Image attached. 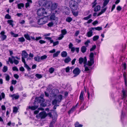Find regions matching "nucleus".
Returning a JSON list of instances; mask_svg holds the SVG:
<instances>
[{"mask_svg":"<svg viewBox=\"0 0 127 127\" xmlns=\"http://www.w3.org/2000/svg\"><path fill=\"white\" fill-rule=\"evenodd\" d=\"M18 109L16 106L14 107L13 108V112L15 114L18 111Z\"/></svg>","mask_w":127,"mask_h":127,"instance_id":"obj_33","label":"nucleus"},{"mask_svg":"<svg viewBox=\"0 0 127 127\" xmlns=\"http://www.w3.org/2000/svg\"><path fill=\"white\" fill-rule=\"evenodd\" d=\"M17 82V81L16 80H13L11 81V83L15 85L16 84Z\"/></svg>","mask_w":127,"mask_h":127,"instance_id":"obj_63","label":"nucleus"},{"mask_svg":"<svg viewBox=\"0 0 127 127\" xmlns=\"http://www.w3.org/2000/svg\"><path fill=\"white\" fill-rule=\"evenodd\" d=\"M97 0H94V2L92 3V7H94L97 4V3L96 2Z\"/></svg>","mask_w":127,"mask_h":127,"instance_id":"obj_49","label":"nucleus"},{"mask_svg":"<svg viewBox=\"0 0 127 127\" xmlns=\"http://www.w3.org/2000/svg\"><path fill=\"white\" fill-rule=\"evenodd\" d=\"M5 32L4 31H2L0 33V34L1 35V39L2 40H4L6 39L7 38V36L5 35Z\"/></svg>","mask_w":127,"mask_h":127,"instance_id":"obj_11","label":"nucleus"},{"mask_svg":"<svg viewBox=\"0 0 127 127\" xmlns=\"http://www.w3.org/2000/svg\"><path fill=\"white\" fill-rule=\"evenodd\" d=\"M87 93L88 99L89 100L91 98H92L93 97V94L92 93L90 94L89 89L87 90Z\"/></svg>","mask_w":127,"mask_h":127,"instance_id":"obj_15","label":"nucleus"},{"mask_svg":"<svg viewBox=\"0 0 127 127\" xmlns=\"http://www.w3.org/2000/svg\"><path fill=\"white\" fill-rule=\"evenodd\" d=\"M61 55L63 57H66L67 55V53L66 51H63L61 53Z\"/></svg>","mask_w":127,"mask_h":127,"instance_id":"obj_17","label":"nucleus"},{"mask_svg":"<svg viewBox=\"0 0 127 127\" xmlns=\"http://www.w3.org/2000/svg\"><path fill=\"white\" fill-rule=\"evenodd\" d=\"M60 53V51H57L55 53L53 54V58L57 57L59 54Z\"/></svg>","mask_w":127,"mask_h":127,"instance_id":"obj_19","label":"nucleus"},{"mask_svg":"<svg viewBox=\"0 0 127 127\" xmlns=\"http://www.w3.org/2000/svg\"><path fill=\"white\" fill-rule=\"evenodd\" d=\"M40 105L42 107H45L46 106V104L44 102H42L40 103Z\"/></svg>","mask_w":127,"mask_h":127,"instance_id":"obj_57","label":"nucleus"},{"mask_svg":"<svg viewBox=\"0 0 127 127\" xmlns=\"http://www.w3.org/2000/svg\"><path fill=\"white\" fill-rule=\"evenodd\" d=\"M109 0H105L103 2V8L104 6H105L109 2Z\"/></svg>","mask_w":127,"mask_h":127,"instance_id":"obj_36","label":"nucleus"},{"mask_svg":"<svg viewBox=\"0 0 127 127\" xmlns=\"http://www.w3.org/2000/svg\"><path fill=\"white\" fill-rule=\"evenodd\" d=\"M87 62V59L86 57H85L83 58L81 57L79 58V63L80 64H81L83 63L84 64H86Z\"/></svg>","mask_w":127,"mask_h":127,"instance_id":"obj_6","label":"nucleus"},{"mask_svg":"<svg viewBox=\"0 0 127 127\" xmlns=\"http://www.w3.org/2000/svg\"><path fill=\"white\" fill-rule=\"evenodd\" d=\"M91 16L92 15L91 14H90L88 16L84 17L83 18V19L85 20H87L88 19L91 18Z\"/></svg>","mask_w":127,"mask_h":127,"instance_id":"obj_41","label":"nucleus"},{"mask_svg":"<svg viewBox=\"0 0 127 127\" xmlns=\"http://www.w3.org/2000/svg\"><path fill=\"white\" fill-rule=\"evenodd\" d=\"M84 94V92L82 91H81L79 97V99L81 104L82 103L84 100V97H83Z\"/></svg>","mask_w":127,"mask_h":127,"instance_id":"obj_9","label":"nucleus"},{"mask_svg":"<svg viewBox=\"0 0 127 127\" xmlns=\"http://www.w3.org/2000/svg\"><path fill=\"white\" fill-rule=\"evenodd\" d=\"M90 41L89 40H88L86 42H85L84 44L86 45V47H87L88 45V43H90Z\"/></svg>","mask_w":127,"mask_h":127,"instance_id":"obj_55","label":"nucleus"},{"mask_svg":"<svg viewBox=\"0 0 127 127\" xmlns=\"http://www.w3.org/2000/svg\"><path fill=\"white\" fill-rule=\"evenodd\" d=\"M72 20V19L71 17H67L65 21L66 22L68 23H70Z\"/></svg>","mask_w":127,"mask_h":127,"instance_id":"obj_28","label":"nucleus"},{"mask_svg":"<svg viewBox=\"0 0 127 127\" xmlns=\"http://www.w3.org/2000/svg\"><path fill=\"white\" fill-rule=\"evenodd\" d=\"M34 106H29V108L32 110H34L38 108V104L37 105H36V101H34Z\"/></svg>","mask_w":127,"mask_h":127,"instance_id":"obj_10","label":"nucleus"},{"mask_svg":"<svg viewBox=\"0 0 127 127\" xmlns=\"http://www.w3.org/2000/svg\"><path fill=\"white\" fill-rule=\"evenodd\" d=\"M8 70V68L6 66H4L3 68V72H6Z\"/></svg>","mask_w":127,"mask_h":127,"instance_id":"obj_45","label":"nucleus"},{"mask_svg":"<svg viewBox=\"0 0 127 127\" xmlns=\"http://www.w3.org/2000/svg\"><path fill=\"white\" fill-rule=\"evenodd\" d=\"M122 93L123 94V99L124 98H125L127 96V95H126V91L125 90H123L122 91Z\"/></svg>","mask_w":127,"mask_h":127,"instance_id":"obj_32","label":"nucleus"},{"mask_svg":"<svg viewBox=\"0 0 127 127\" xmlns=\"http://www.w3.org/2000/svg\"><path fill=\"white\" fill-rule=\"evenodd\" d=\"M122 8L119 5L116 8L117 10L119 11H121L122 10Z\"/></svg>","mask_w":127,"mask_h":127,"instance_id":"obj_56","label":"nucleus"},{"mask_svg":"<svg viewBox=\"0 0 127 127\" xmlns=\"http://www.w3.org/2000/svg\"><path fill=\"white\" fill-rule=\"evenodd\" d=\"M61 33L62 35H65L67 33V31L65 29L62 30H61Z\"/></svg>","mask_w":127,"mask_h":127,"instance_id":"obj_38","label":"nucleus"},{"mask_svg":"<svg viewBox=\"0 0 127 127\" xmlns=\"http://www.w3.org/2000/svg\"><path fill=\"white\" fill-rule=\"evenodd\" d=\"M75 109H76L75 108V107L73 106L68 111V114L69 115L71 113H72L75 110Z\"/></svg>","mask_w":127,"mask_h":127,"instance_id":"obj_24","label":"nucleus"},{"mask_svg":"<svg viewBox=\"0 0 127 127\" xmlns=\"http://www.w3.org/2000/svg\"><path fill=\"white\" fill-rule=\"evenodd\" d=\"M59 42L58 41H56L54 42H53V46H54L56 45H58L59 44Z\"/></svg>","mask_w":127,"mask_h":127,"instance_id":"obj_53","label":"nucleus"},{"mask_svg":"<svg viewBox=\"0 0 127 127\" xmlns=\"http://www.w3.org/2000/svg\"><path fill=\"white\" fill-rule=\"evenodd\" d=\"M45 101L44 99H42L40 97H36L35 100V101L36 102V104L37 105L38 103H41L42 102H44Z\"/></svg>","mask_w":127,"mask_h":127,"instance_id":"obj_7","label":"nucleus"},{"mask_svg":"<svg viewBox=\"0 0 127 127\" xmlns=\"http://www.w3.org/2000/svg\"><path fill=\"white\" fill-rule=\"evenodd\" d=\"M55 16L54 15H51L50 17V19L51 20H55Z\"/></svg>","mask_w":127,"mask_h":127,"instance_id":"obj_42","label":"nucleus"},{"mask_svg":"<svg viewBox=\"0 0 127 127\" xmlns=\"http://www.w3.org/2000/svg\"><path fill=\"white\" fill-rule=\"evenodd\" d=\"M10 97L12 98L13 100L14 99L17 100L18 99L19 97V95H16L15 94H13L10 96Z\"/></svg>","mask_w":127,"mask_h":127,"instance_id":"obj_12","label":"nucleus"},{"mask_svg":"<svg viewBox=\"0 0 127 127\" xmlns=\"http://www.w3.org/2000/svg\"><path fill=\"white\" fill-rule=\"evenodd\" d=\"M38 3L39 5L41 6H44L48 8H49L51 5V9L52 10H53L56 9L57 6V3H53L50 1H49L47 0H39Z\"/></svg>","mask_w":127,"mask_h":127,"instance_id":"obj_1","label":"nucleus"},{"mask_svg":"<svg viewBox=\"0 0 127 127\" xmlns=\"http://www.w3.org/2000/svg\"><path fill=\"white\" fill-rule=\"evenodd\" d=\"M90 61H88L87 65L89 66H91L94 64V60H91V59H90Z\"/></svg>","mask_w":127,"mask_h":127,"instance_id":"obj_16","label":"nucleus"},{"mask_svg":"<svg viewBox=\"0 0 127 127\" xmlns=\"http://www.w3.org/2000/svg\"><path fill=\"white\" fill-rule=\"evenodd\" d=\"M24 67L26 68L28 71H30L31 70V68L30 67L26 64L24 65Z\"/></svg>","mask_w":127,"mask_h":127,"instance_id":"obj_46","label":"nucleus"},{"mask_svg":"<svg viewBox=\"0 0 127 127\" xmlns=\"http://www.w3.org/2000/svg\"><path fill=\"white\" fill-rule=\"evenodd\" d=\"M47 116L48 115L51 118H52L53 117L52 115L51 112L47 113Z\"/></svg>","mask_w":127,"mask_h":127,"instance_id":"obj_59","label":"nucleus"},{"mask_svg":"<svg viewBox=\"0 0 127 127\" xmlns=\"http://www.w3.org/2000/svg\"><path fill=\"white\" fill-rule=\"evenodd\" d=\"M10 34L11 35H13V36L14 37H17L19 36L18 34H15L12 32H11Z\"/></svg>","mask_w":127,"mask_h":127,"instance_id":"obj_43","label":"nucleus"},{"mask_svg":"<svg viewBox=\"0 0 127 127\" xmlns=\"http://www.w3.org/2000/svg\"><path fill=\"white\" fill-rule=\"evenodd\" d=\"M75 127H82L83 125L82 124H79L78 122H77L74 125Z\"/></svg>","mask_w":127,"mask_h":127,"instance_id":"obj_27","label":"nucleus"},{"mask_svg":"<svg viewBox=\"0 0 127 127\" xmlns=\"http://www.w3.org/2000/svg\"><path fill=\"white\" fill-rule=\"evenodd\" d=\"M90 59H91V60H94V54L93 52L91 53L89 55Z\"/></svg>","mask_w":127,"mask_h":127,"instance_id":"obj_29","label":"nucleus"},{"mask_svg":"<svg viewBox=\"0 0 127 127\" xmlns=\"http://www.w3.org/2000/svg\"><path fill=\"white\" fill-rule=\"evenodd\" d=\"M24 36L25 38L27 40L30 41L31 39L30 35L28 34H24Z\"/></svg>","mask_w":127,"mask_h":127,"instance_id":"obj_23","label":"nucleus"},{"mask_svg":"<svg viewBox=\"0 0 127 127\" xmlns=\"http://www.w3.org/2000/svg\"><path fill=\"white\" fill-rule=\"evenodd\" d=\"M96 47V46L95 45H93L92 47L90 49V50L91 51H92L95 50Z\"/></svg>","mask_w":127,"mask_h":127,"instance_id":"obj_44","label":"nucleus"},{"mask_svg":"<svg viewBox=\"0 0 127 127\" xmlns=\"http://www.w3.org/2000/svg\"><path fill=\"white\" fill-rule=\"evenodd\" d=\"M86 47L84 46H83L81 48V51L83 53H85L86 52Z\"/></svg>","mask_w":127,"mask_h":127,"instance_id":"obj_20","label":"nucleus"},{"mask_svg":"<svg viewBox=\"0 0 127 127\" xmlns=\"http://www.w3.org/2000/svg\"><path fill=\"white\" fill-rule=\"evenodd\" d=\"M92 30H96L98 31H100L102 30V28L101 27H96L92 28Z\"/></svg>","mask_w":127,"mask_h":127,"instance_id":"obj_25","label":"nucleus"},{"mask_svg":"<svg viewBox=\"0 0 127 127\" xmlns=\"http://www.w3.org/2000/svg\"><path fill=\"white\" fill-rule=\"evenodd\" d=\"M13 62L16 65L17 64L19 63V61L16 59H14Z\"/></svg>","mask_w":127,"mask_h":127,"instance_id":"obj_60","label":"nucleus"},{"mask_svg":"<svg viewBox=\"0 0 127 127\" xmlns=\"http://www.w3.org/2000/svg\"><path fill=\"white\" fill-rule=\"evenodd\" d=\"M47 21L46 18L44 17L39 19L37 21V24L39 25H42L47 22Z\"/></svg>","mask_w":127,"mask_h":127,"instance_id":"obj_4","label":"nucleus"},{"mask_svg":"<svg viewBox=\"0 0 127 127\" xmlns=\"http://www.w3.org/2000/svg\"><path fill=\"white\" fill-rule=\"evenodd\" d=\"M39 42L41 44H43L45 43L46 41H45L41 40L39 41Z\"/></svg>","mask_w":127,"mask_h":127,"instance_id":"obj_62","label":"nucleus"},{"mask_svg":"<svg viewBox=\"0 0 127 127\" xmlns=\"http://www.w3.org/2000/svg\"><path fill=\"white\" fill-rule=\"evenodd\" d=\"M65 72H69L70 70V68L69 66L65 68Z\"/></svg>","mask_w":127,"mask_h":127,"instance_id":"obj_58","label":"nucleus"},{"mask_svg":"<svg viewBox=\"0 0 127 127\" xmlns=\"http://www.w3.org/2000/svg\"><path fill=\"white\" fill-rule=\"evenodd\" d=\"M10 79V76L8 74H7L5 77V80L6 81H8Z\"/></svg>","mask_w":127,"mask_h":127,"instance_id":"obj_54","label":"nucleus"},{"mask_svg":"<svg viewBox=\"0 0 127 127\" xmlns=\"http://www.w3.org/2000/svg\"><path fill=\"white\" fill-rule=\"evenodd\" d=\"M24 6V4L23 3L18 4L17 5L18 8V9H21V7H23Z\"/></svg>","mask_w":127,"mask_h":127,"instance_id":"obj_26","label":"nucleus"},{"mask_svg":"<svg viewBox=\"0 0 127 127\" xmlns=\"http://www.w3.org/2000/svg\"><path fill=\"white\" fill-rule=\"evenodd\" d=\"M73 73L74 75V77H76L80 73L81 71L79 68H75L73 71Z\"/></svg>","mask_w":127,"mask_h":127,"instance_id":"obj_5","label":"nucleus"},{"mask_svg":"<svg viewBox=\"0 0 127 127\" xmlns=\"http://www.w3.org/2000/svg\"><path fill=\"white\" fill-rule=\"evenodd\" d=\"M5 18L8 19H11V17L10 15H9L8 14H6L5 16Z\"/></svg>","mask_w":127,"mask_h":127,"instance_id":"obj_39","label":"nucleus"},{"mask_svg":"<svg viewBox=\"0 0 127 127\" xmlns=\"http://www.w3.org/2000/svg\"><path fill=\"white\" fill-rule=\"evenodd\" d=\"M63 96L62 95H58V98L57 100L58 101V103H59L61 101L62 99Z\"/></svg>","mask_w":127,"mask_h":127,"instance_id":"obj_18","label":"nucleus"},{"mask_svg":"<svg viewBox=\"0 0 127 127\" xmlns=\"http://www.w3.org/2000/svg\"><path fill=\"white\" fill-rule=\"evenodd\" d=\"M35 76L38 79H40L42 77V76L41 74L38 73L36 74Z\"/></svg>","mask_w":127,"mask_h":127,"instance_id":"obj_35","label":"nucleus"},{"mask_svg":"<svg viewBox=\"0 0 127 127\" xmlns=\"http://www.w3.org/2000/svg\"><path fill=\"white\" fill-rule=\"evenodd\" d=\"M18 39V41L20 42H23L25 41V39L23 37L19 38Z\"/></svg>","mask_w":127,"mask_h":127,"instance_id":"obj_31","label":"nucleus"},{"mask_svg":"<svg viewBox=\"0 0 127 127\" xmlns=\"http://www.w3.org/2000/svg\"><path fill=\"white\" fill-rule=\"evenodd\" d=\"M71 60V59L69 57L65 58L64 60V62L65 63H68Z\"/></svg>","mask_w":127,"mask_h":127,"instance_id":"obj_34","label":"nucleus"},{"mask_svg":"<svg viewBox=\"0 0 127 127\" xmlns=\"http://www.w3.org/2000/svg\"><path fill=\"white\" fill-rule=\"evenodd\" d=\"M53 23L51 22L48 23L47 24V26L49 27H51L53 26Z\"/></svg>","mask_w":127,"mask_h":127,"instance_id":"obj_51","label":"nucleus"},{"mask_svg":"<svg viewBox=\"0 0 127 127\" xmlns=\"http://www.w3.org/2000/svg\"><path fill=\"white\" fill-rule=\"evenodd\" d=\"M55 123V122L52 121L50 123L49 127H54L53 124H54Z\"/></svg>","mask_w":127,"mask_h":127,"instance_id":"obj_48","label":"nucleus"},{"mask_svg":"<svg viewBox=\"0 0 127 127\" xmlns=\"http://www.w3.org/2000/svg\"><path fill=\"white\" fill-rule=\"evenodd\" d=\"M37 14L38 16H43L46 17L48 16L47 13L45 11V9L43 7L40 8L37 10Z\"/></svg>","mask_w":127,"mask_h":127,"instance_id":"obj_3","label":"nucleus"},{"mask_svg":"<svg viewBox=\"0 0 127 127\" xmlns=\"http://www.w3.org/2000/svg\"><path fill=\"white\" fill-rule=\"evenodd\" d=\"M92 28H91V30L87 33V36L88 37H90L93 35V32Z\"/></svg>","mask_w":127,"mask_h":127,"instance_id":"obj_14","label":"nucleus"},{"mask_svg":"<svg viewBox=\"0 0 127 127\" xmlns=\"http://www.w3.org/2000/svg\"><path fill=\"white\" fill-rule=\"evenodd\" d=\"M56 52V50L55 49H53V50H51L49 52L51 53H53L55 52Z\"/></svg>","mask_w":127,"mask_h":127,"instance_id":"obj_61","label":"nucleus"},{"mask_svg":"<svg viewBox=\"0 0 127 127\" xmlns=\"http://www.w3.org/2000/svg\"><path fill=\"white\" fill-rule=\"evenodd\" d=\"M55 70V69L54 68L51 67L49 69V72L51 74L53 73Z\"/></svg>","mask_w":127,"mask_h":127,"instance_id":"obj_40","label":"nucleus"},{"mask_svg":"<svg viewBox=\"0 0 127 127\" xmlns=\"http://www.w3.org/2000/svg\"><path fill=\"white\" fill-rule=\"evenodd\" d=\"M39 116L41 119H44L47 116V113L45 112H41L39 114Z\"/></svg>","mask_w":127,"mask_h":127,"instance_id":"obj_8","label":"nucleus"},{"mask_svg":"<svg viewBox=\"0 0 127 127\" xmlns=\"http://www.w3.org/2000/svg\"><path fill=\"white\" fill-rule=\"evenodd\" d=\"M21 55L22 56V57H24L26 58L27 57L28 54L26 51L23 50L22 51Z\"/></svg>","mask_w":127,"mask_h":127,"instance_id":"obj_13","label":"nucleus"},{"mask_svg":"<svg viewBox=\"0 0 127 127\" xmlns=\"http://www.w3.org/2000/svg\"><path fill=\"white\" fill-rule=\"evenodd\" d=\"M57 103H58V100L56 99H55L52 101V103L53 105H57Z\"/></svg>","mask_w":127,"mask_h":127,"instance_id":"obj_37","label":"nucleus"},{"mask_svg":"<svg viewBox=\"0 0 127 127\" xmlns=\"http://www.w3.org/2000/svg\"><path fill=\"white\" fill-rule=\"evenodd\" d=\"M100 6L99 5H97L94 8V11L95 12H97L100 10Z\"/></svg>","mask_w":127,"mask_h":127,"instance_id":"obj_22","label":"nucleus"},{"mask_svg":"<svg viewBox=\"0 0 127 127\" xmlns=\"http://www.w3.org/2000/svg\"><path fill=\"white\" fill-rule=\"evenodd\" d=\"M7 23L9 24L10 25L13 27L14 25L13 24V20H7Z\"/></svg>","mask_w":127,"mask_h":127,"instance_id":"obj_21","label":"nucleus"},{"mask_svg":"<svg viewBox=\"0 0 127 127\" xmlns=\"http://www.w3.org/2000/svg\"><path fill=\"white\" fill-rule=\"evenodd\" d=\"M8 61L11 64H13V61L12 59L9 57L8 58Z\"/></svg>","mask_w":127,"mask_h":127,"instance_id":"obj_64","label":"nucleus"},{"mask_svg":"<svg viewBox=\"0 0 127 127\" xmlns=\"http://www.w3.org/2000/svg\"><path fill=\"white\" fill-rule=\"evenodd\" d=\"M69 3V6L73 15L75 17L77 16L78 15V11H75L77 10L78 6L77 2L75 1L72 0L70 1Z\"/></svg>","mask_w":127,"mask_h":127,"instance_id":"obj_2","label":"nucleus"},{"mask_svg":"<svg viewBox=\"0 0 127 127\" xmlns=\"http://www.w3.org/2000/svg\"><path fill=\"white\" fill-rule=\"evenodd\" d=\"M12 70L14 71H18V69L16 66H14L12 67Z\"/></svg>","mask_w":127,"mask_h":127,"instance_id":"obj_52","label":"nucleus"},{"mask_svg":"<svg viewBox=\"0 0 127 127\" xmlns=\"http://www.w3.org/2000/svg\"><path fill=\"white\" fill-rule=\"evenodd\" d=\"M47 56L46 55H44L42 56L41 57V60H43L46 59L47 58Z\"/></svg>","mask_w":127,"mask_h":127,"instance_id":"obj_50","label":"nucleus"},{"mask_svg":"<svg viewBox=\"0 0 127 127\" xmlns=\"http://www.w3.org/2000/svg\"><path fill=\"white\" fill-rule=\"evenodd\" d=\"M99 38V36L98 35H96L94 36L93 38V40L95 41L97 40Z\"/></svg>","mask_w":127,"mask_h":127,"instance_id":"obj_30","label":"nucleus"},{"mask_svg":"<svg viewBox=\"0 0 127 127\" xmlns=\"http://www.w3.org/2000/svg\"><path fill=\"white\" fill-rule=\"evenodd\" d=\"M122 67L124 70H125L127 68V65L126 63H125L123 64H122Z\"/></svg>","mask_w":127,"mask_h":127,"instance_id":"obj_47","label":"nucleus"}]
</instances>
